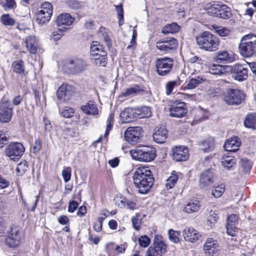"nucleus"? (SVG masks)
Listing matches in <instances>:
<instances>
[{
    "instance_id": "obj_1",
    "label": "nucleus",
    "mask_w": 256,
    "mask_h": 256,
    "mask_svg": "<svg viewBox=\"0 0 256 256\" xmlns=\"http://www.w3.org/2000/svg\"><path fill=\"white\" fill-rule=\"evenodd\" d=\"M133 180L138 192L142 194H147L154 182L152 172L148 167L137 168L134 174Z\"/></svg>"
},
{
    "instance_id": "obj_2",
    "label": "nucleus",
    "mask_w": 256,
    "mask_h": 256,
    "mask_svg": "<svg viewBox=\"0 0 256 256\" xmlns=\"http://www.w3.org/2000/svg\"><path fill=\"white\" fill-rule=\"evenodd\" d=\"M196 40L200 49L208 52L216 51L218 49L220 44L218 38L208 31L198 35Z\"/></svg>"
},
{
    "instance_id": "obj_3",
    "label": "nucleus",
    "mask_w": 256,
    "mask_h": 256,
    "mask_svg": "<svg viewBox=\"0 0 256 256\" xmlns=\"http://www.w3.org/2000/svg\"><path fill=\"white\" fill-rule=\"evenodd\" d=\"M132 158L142 162H150L156 157V150L154 148L148 146H141L130 150Z\"/></svg>"
},
{
    "instance_id": "obj_4",
    "label": "nucleus",
    "mask_w": 256,
    "mask_h": 256,
    "mask_svg": "<svg viewBox=\"0 0 256 256\" xmlns=\"http://www.w3.org/2000/svg\"><path fill=\"white\" fill-rule=\"evenodd\" d=\"M240 53L244 57L250 58L256 53V36L246 35L242 37L239 44Z\"/></svg>"
},
{
    "instance_id": "obj_5",
    "label": "nucleus",
    "mask_w": 256,
    "mask_h": 256,
    "mask_svg": "<svg viewBox=\"0 0 256 256\" xmlns=\"http://www.w3.org/2000/svg\"><path fill=\"white\" fill-rule=\"evenodd\" d=\"M208 13L212 16L226 19L230 18V8L221 2H214L208 8Z\"/></svg>"
},
{
    "instance_id": "obj_6",
    "label": "nucleus",
    "mask_w": 256,
    "mask_h": 256,
    "mask_svg": "<svg viewBox=\"0 0 256 256\" xmlns=\"http://www.w3.org/2000/svg\"><path fill=\"white\" fill-rule=\"evenodd\" d=\"M174 61L168 57L158 58L155 60L156 71L160 76H166L172 72Z\"/></svg>"
},
{
    "instance_id": "obj_7",
    "label": "nucleus",
    "mask_w": 256,
    "mask_h": 256,
    "mask_svg": "<svg viewBox=\"0 0 256 256\" xmlns=\"http://www.w3.org/2000/svg\"><path fill=\"white\" fill-rule=\"evenodd\" d=\"M223 97L227 104L238 105L244 100L245 94L238 89H228L224 94Z\"/></svg>"
},
{
    "instance_id": "obj_8",
    "label": "nucleus",
    "mask_w": 256,
    "mask_h": 256,
    "mask_svg": "<svg viewBox=\"0 0 256 256\" xmlns=\"http://www.w3.org/2000/svg\"><path fill=\"white\" fill-rule=\"evenodd\" d=\"M24 151V147L22 143L12 142L6 146L5 154L11 160L16 161L21 158Z\"/></svg>"
},
{
    "instance_id": "obj_9",
    "label": "nucleus",
    "mask_w": 256,
    "mask_h": 256,
    "mask_svg": "<svg viewBox=\"0 0 256 256\" xmlns=\"http://www.w3.org/2000/svg\"><path fill=\"white\" fill-rule=\"evenodd\" d=\"M52 14V6L50 3L44 2L42 4L40 10L36 16V21L40 24L48 22Z\"/></svg>"
},
{
    "instance_id": "obj_10",
    "label": "nucleus",
    "mask_w": 256,
    "mask_h": 256,
    "mask_svg": "<svg viewBox=\"0 0 256 256\" xmlns=\"http://www.w3.org/2000/svg\"><path fill=\"white\" fill-rule=\"evenodd\" d=\"M142 134V130L141 127H130L125 131L124 137L128 143L133 144L140 141Z\"/></svg>"
},
{
    "instance_id": "obj_11",
    "label": "nucleus",
    "mask_w": 256,
    "mask_h": 256,
    "mask_svg": "<svg viewBox=\"0 0 256 256\" xmlns=\"http://www.w3.org/2000/svg\"><path fill=\"white\" fill-rule=\"evenodd\" d=\"M215 178L214 170L213 168H208L202 172L200 176L199 186L201 188H207L214 182Z\"/></svg>"
},
{
    "instance_id": "obj_12",
    "label": "nucleus",
    "mask_w": 256,
    "mask_h": 256,
    "mask_svg": "<svg viewBox=\"0 0 256 256\" xmlns=\"http://www.w3.org/2000/svg\"><path fill=\"white\" fill-rule=\"evenodd\" d=\"M21 242V235L18 228H12L6 238V244L10 248H15L20 245Z\"/></svg>"
},
{
    "instance_id": "obj_13",
    "label": "nucleus",
    "mask_w": 256,
    "mask_h": 256,
    "mask_svg": "<svg viewBox=\"0 0 256 256\" xmlns=\"http://www.w3.org/2000/svg\"><path fill=\"white\" fill-rule=\"evenodd\" d=\"M232 78L240 82L246 80L248 76V70L247 68L238 64L229 66Z\"/></svg>"
},
{
    "instance_id": "obj_14",
    "label": "nucleus",
    "mask_w": 256,
    "mask_h": 256,
    "mask_svg": "<svg viewBox=\"0 0 256 256\" xmlns=\"http://www.w3.org/2000/svg\"><path fill=\"white\" fill-rule=\"evenodd\" d=\"M186 106L184 102L176 101L172 102L169 109L170 116L178 118L184 117L187 112Z\"/></svg>"
},
{
    "instance_id": "obj_15",
    "label": "nucleus",
    "mask_w": 256,
    "mask_h": 256,
    "mask_svg": "<svg viewBox=\"0 0 256 256\" xmlns=\"http://www.w3.org/2000/svg\"><path fill=\"white\" fill-rule=\"evenodd\" d=\"M206 256H214L220 250V244L212 238H208L203 246Z\"/></svg>"
},
{
    "instance_id": "obj_16",
    "label": "nucleus",
    "mask_w": 256,
    "mask_h": 256,
    "mask_svg": "<svg viewBox=\"0 0 256 256\" xmlns=\"http://www.w3.org/2000/svg\"><path fill=\"white\" fill-rule=\"evenodd\" d=\"M12 116V108L8 102H2L0 104V122L2 123L8 122Z\"/></svg>"
},
{
    "instance_id": "obj_17",
    "label": "nucleus",
    "mask_w": 256,
    "mask_h": 256,
    "mask_svg": "<svg viewBox=\"0 0 256 256\" xmlns=\"http://www.w3.org/2000/svg\"><path fill=\"white\" fill-rule=\"evenodd\" d=\"M68 67L70 73L77 74L85 70L87 67V64L81 58H74L68 64Z\"/></svg>"
},
{
    "instance_id": "obj_18",
    "label": "nucleus",
    "mask_w": 256,
    "mask_h": 256,
    "mask_svg": "<svg viewBox=\"0 0 256 256\" xmlns=\"http://www.w3.org/2000/svg\"><path fill=\"white\" fill-rule=\"evenodd\" d=\"M177 46V40L174 38H166L157 42L156 44V46L159 50L166 52L176 48Z\"/></svg>"
},
{
    "instance_id": "obj_19",
    "label": "nucleus",
    "mask_w": 256,
    "mask_h": 256,
    "mask_svg": "<svg viewBox=\"0 0 256 256\" xmlns=\"http://www.w3.org/2000/svg\"><path fill=\"white\" fill-rule=\"evenodd\" d=\"M57 97L60 101L68 100L73 94V88L68 84H62L57 90Z\"/></svg>"
},
{
    "instance_id": "obj_20",
    "label": "nucleus",
    "mask_w": 256,
    "mask_h": 256,
    "mask_svg": "<svg viewBox=\"0 0 256 256\" xmlns=\"http://www.w3.org/2000/svg\"><path fill=\"white\" fill-rule=\"evenodd\" d=\"M172 158L176 162L185 161L188 158V149L186 146H176L172 150Z\"/></svg>"
},
{
    "instance_id": "obj_21",
    "label": "nucleus",
    "mask_w": 256,
    "mask_h": 256,
    "mask_svg": "<svg viewBox=\"0 0 256 256\" xmlns=\"http://www.w3.org/2000/svg\"><path fill=\"white\" fill-rule=\"evenodd\" d=\"M138 111L135 108H128L120 113V119L122 123H128L138 118L136 114Z\"/></svg>"
},
{
    "instance_id": "obj_22",
    "label": "nucleus",
    "mask_w": 256,
    "mask_h": 256,
    "mask_svg": "<svg viewBox=\"0 0 256 256\" xmlns=\"http://www.w3.org/2000/svg\"><path fill=\"white\" fill-rule=\"evenodd\" d=\"M183 236L185 240L190 242H194L200 239L201 236L194 228H186L183 230Z\"/></svg>"
},
{
    "instance_id": "obj_23",
    "label": "nucleus",
    "mask_w": 256,
    "mask_h": 256,
    "mask_svg": "<svg viewBox=\"0 0 256 256\" xmlns=\"http://www.w3.org/2000/svg\"><path fill=\"white\" fill-rule=\"evenodd\" d=\"M240 144V139L237 136H233L225 142L224 148L226 151L236 152L238 150Z\"/></svg>"
},
{
    "instance_id": "obj_24",
    "label": "nucleus",
    "mask_w": 256,
    "mask_h": 256,
    "mask_svg": "<svg viewBox=\"0 0 256 256\" xmlns=\"http://www.w3.org/2000/svg\"><path fill=\"white\" fill-rule=\"evenodd\" d=\"M168 136V131L164 126L157 127L153 134V138L156 143L162 144L165 142Z\"/></svg>"
},
{
    "instance_id": "obj_25",
    "label": "nucleus",
    "mask_w": 256,
    "mask_h": 256,
    "mask_svg": "<svg viewBox=\"0 0 256 256\" xmlns=\"http://www.w3.org/2000/svg\"><path fill=\"white\" fill-rule=\"evenodd\" d=\"M74 20V18L68 14H62L58 16L56 22L58 27L64 29V28L71 25Z\"/></svg>"
},
{
    "instance_id": "obj_26",
    "label": "nucleus",
    "mask_w": 256,
    "mask_h": 256,
    "mask_svg": "<svg viewBox=\"0 0 256 256\" xmlns=\"http://www.w3.org/2000/svg\"><path fill=\"white\" fill-rule=\"evenodd\" d=\"M156 250L159 256H162L166 252V244L163 240V238L160 236H156L154 239V247Z\"/></svg>"
},
{
    "instance_id": "obj_27",
    "label": "nucleus",
    "mask_w": 256,
    "mask_h": 256,
    "mask_svg": "<svg viewBox=\"0 0 256 256\" xmlns=\"http://www.w3.org/2000/svg\"><path fill=\"white\" fill-rule=\"evenodd\" d=\"M28 50L31 54H36L38 51V42L35 36H28L25 41Z\"/></svg>"
},
{
    "instance_id": "obj_28",
    "label": "nucleus",
    "mask_w": 256,
    "mask_h": 256,
    "mask_svg": "<svg viewBox=\"0 0 256 256\" xmlns=\"http://www.w3.org/2000/svg\"><path fill=\"white\" fill-rule=\"evenodd\" d=\"M81 110L84 113L88 115L96 116L98 114L96 104L92 101H90L85 105L82 106Z\"/></svg>"
},
{
    "instance_id": "obj_29",
    "label": "nucleus",
    "mask_w": 256,
    "mask_h": 256,
    "mask_svg": "<svg viewBox=\"0 0 256 256\" xmlns=\"http://www.w3.org/2000/svg\"><path fill=\"white\" fill-rule=\"evenodd\" d=\"M106 55V52H102V54L93 55L91 58L92 62L95 66H105L107 64Z\"/></svg>"
},
{
    "instance_id": "obj_30",
    "label": "nucleus",
    "mask_w": 256,
    "mask_h": 256,
    "mask_svg": "<svg viewBox=\"0 0 256 256\" xmlns=\"http://www.w3.org/2000/svg\"><path fill=\"white\" fill-rule=\"evenodd\" d=\"M201 206L200 203L198 200H191L188 202L184 208V211L188 214L197 212Z\"/></svg>"
},
{
    "instance_id": "obj_31",
    "label": "nucleus",
    "mask_w": 256,
    "mask_h": 256,
    "mask_svg": "<svg viewBox=\"0 0 256 256\" xmlns=\"http://www.w3.org/2000/svg\"><path fill=\"white\" fill-rule=\"evenodd\" d=\"M222 166L228 170H230L236 164V160L232 156L224 155L221 159Z\"/></svg>"
},
{
    "instance_id": "obj_32",
    "label": "nucleus",
    "mask_w": 256,
    "mask_h": 256,
    "mask_svg": "<svg viewBox=\"0 0 256 256\" xmlns=\"http://www.w3.org/2000/svg\"><path fill=\"white\" fill-rule=\"evenodd\" d=\"M144 91V90L139 86L136 85L133 87L128 88L124 90L120 94V97H127L129 96H134L140 94Z\"/></svg>"
},
{
    "instance_id": "obj_33",
    "label": "nucleus",
    "mask_w": 256,
    "mask_h": 256,
    "mask_svg": "<svg viewBox=\"0 0 256 256\" xmlns=\"http://www.w3.org/2000/svg\"><path fill=\"white\" fill-rule=\"evenodd\" d=\"M246 127L254 130L256 129V114H250L246 115L244 121Z\"/></svg>"
},
{
    "instance_id": "obj_34",
    "label": "nucleus",
    "mask_w": 256,
    "mask_h": 256,
    "mask_svg": "<svg viewBox=\"0 0 256 256\" xmlns=\"http://www.w3.org/2000/svg\"><path fill=\"white\" fill-rule=\"evenodd\" d=\"M200 148L206 152H211L214 149V140L212 138H208L203 141L200 144Z\"/></svg>"
},
{
    "instance_id": "obj_35",
    "label": "nucleus",
    "mask_w": 256,
    "mask_h": 256,
    "mask_svg": "<svg viewBox=\"0 0 256 256\" xmlns=\"http://www.w3.org/2000/svg\"><path fill=\"white\" fill-rule=\"evenodd\" d=\"M180 26L176 22H172L170 24H168L164 26L162 32L164 34H175L179 32Z\"/></svg>"
},
{
    "instance_id": "obj_36",
    "label": "nucleus",
    "mask_w": 256,
    "mask_h": 256,
    "mask_svg": "<svg viewBox=\"0 0 256 256\" xmlns=\"http://www.w3.org/2000/svg\"><path fill=\"white\" fill-rule=\"evenodd\" d=\"M228 66L214 64L210 66L209 72L212 74H222L226 72V68H228Z\"/></svg>"
},
{
    "instance_id": "obj_37",
    "label": "nucleus",
    "mask_w": 256,
    "mask_h": 256,
    "mask_svg": "<svg viewBox=\"0 0 256 256\" xmlns=\"http://www.w3.org/2000/svg\"><path fill=\"white\" fill-rule=\"evenodd\" d=\"M102 52H106L104 50V48L98 42H92L90 46V54L92 56L99 54Z\"/></svg>"
},
{
    "instance_id": "obj_38",
    "label": "nucleus",
    "mask_w": 256,
    "mask_h": 256,
    "mask_svg": "<svg viewBox=\"0 0 256 256\" xmlns=\"http://www.w3.org/2000/svg\"><path fill=\"white\" fill-rule=\"evenodd\" d=\"M14 71L20 74L26 75L24 71V62L22 60L14 61L12 64Z\"/></svg>"
},
{
    "instance_id": "obj_39",
    "label": "nucleus",
    "mask_w": 256,
    "mask_h": 256,
    "mask_svg": "<svg viewBox=\"0 0 256 256\" xmlns=\"http://www.w3.org/2000/svg\"><path fill=\"white\" fill-rule=\"evenodd\" d=\"M135 110L138 111L136 114L138 118H148L151 115V110L148 106H142L138 108H135Z\"/></svg>"
},
{
    "instance_id": "obj_40",
    "label": "nucleus",
    "mask_w": 256,
    "mask_h": 256,
    "mask_svg": "<svg viewBox=\"0 0 256 256\" xmlns=\"http://www.w3.org/2000/svg\"><path fill=\"white\" fill-rule=\"evenodd\" d=\"M178 178V176L176 174L175 172H173L166 180V188L168 190L172 188L175 186Z\"/></svg>"
},
{
    "instance_id": "obj_41",
    "label": "nucleus",
    "mask_w": 256,
    "mask_h": 256,
    "mask_svg": "<svg viewBox=\"0 0 256 256\" xmlns=\"http://www.w3.org/2000/svg\"><path fill=\"white\" fill-rule=\"evenodd\" d=\"M204 80L202 77L198 76L196 78H192L188 81L186 86V88L188 89H193L196 88L198 84L202 82Z\"/></svg>"
},
{
    "instance_id": "obj_42",
    "label": "nucleus",
    "mask_w": 256,
    "mask_h": 256,
    "mask_svg": "<svg viewBox=\"0 0 256 256\" xmlns=\"http://www.w3.org/2000/svg\"><path fill=\"white\" fill-rule=\"evenodd\" d=\"M97 35L99 39L104 40L108 43L110 42V38L108 36V30L104 27H100Z\"/></svg>"
},
{
    "instance_id": "obj_43",
    "label": "nucleus",
    "mask_w": 256,
    "mask_h": 256,
    "mask_svg": "<svg viewBox=\"0 0 256 256\" xmlns=\"http://www.w3.org/2000/svg\"><path fill=\"white\" fill-rule=\"evenodd\" d=\"M230 56L227 51L224 50L219 52L216 56V61L218 62H230Z\"/></svg>"
},
{
    "instance_id": "obj_44",
    "label": "nucleus",
    "mask_w": 256,
    "mask_h": 256,
    "mask_svg": "<svg viewBox=\"0 0 256 256\" xmlns=\"http://www.w3.org/2000/svg\"><path fill=\"white\" fill-rule=\"evenodd\" d=\"M68 29V28H64V29L58 28L57 30H55L52 34L50 39L54 42L60 40L63 36V32Z\"/></svg>"
},
{
    "instance_id": "obj_45",
    "label": "nucleus",
    "mask_w": 256,
    "mask_h": 256,
    "mask_svg": "<svg viewBox=\"0 0 256 256\" xmlns=\"http://www.w3.org/2000/svg\"><path fill=\"white\" fill-rule=\"evenodd\" d=\"M225 186L224 184H221L214 188L212 190V194L216 198L220 196L224 192Z\"/></svg>"
},
{
    "instance_id": "obj_46",
    "label": "nucleus",
    "mask_w": 256,
    "mask_h": 256,
    "mask_svg": "<svg viewBox=\"0 0 256 256\" xmlns=\"http://www.w3.org/2000/svg\"><path fill=\"white\" fill-rule=\"evenodd\" d=\"M241 168L245 173L248 172L252 168V162L246 158H242L240 160Z\"/></svg>"
},
{
    "instance_id": "obj_47",
    "label": "nucleus",
    "mask_w": 256,
    "mask_h": 256,
    "mask_svg": "<svg viewBox=\"0 0 256 256\" xmlns=\"http://www.w3.org/2000/svg\"><path fill=\"white\" fill-rule=\"evenodd\" d=\"M114 114H110L106 122V128L104 134V138H107L110 130H112L114 123Z\"/></svg>"
},
{
    "instance_id": "obj_48",
    "label": "nucleus",
    "mask_w": 256,
    "mask_h": 256,
    "mask_svg": "<svg viewBox=\"0 0 256 256\" xmlns=\"http://www.w3.org/2000/svg\"><path fill=\"white\" fill-rule=\"evenodd\" d=\"M180 85L178 81L174 80L168 82L166 85V93L168 95L170 94L173 89Z\"/></svg>"
},
{
    "instance_id": "obj_49",
    "label": "nucleus",
    "mask_w": 256,
    "mask_h": 256,
    "mask_svg": "<svg viewBox=\"0 0 256 256\" xmlns=\"http://www.w3.org/2000/svg\"><path fill=\"white\" fill-rule=\"evenodd\" d=\"M0 21L5 26H12L15 22L8 14H3L1 16Z\"/></svg>"
},
{
    "instance_id": "obj_50",
    "label": "nucleus",
    "mask_w": 256,
    "mask_h": 256,
    "mask_svg": "<svg viewBox=\"0 0 256 256\" xmlns=\"http://www.w3.org/2000/svg\"><path fill=\"white\" fill-rule=\"evenodd\" d=\"M180 234V232L175 231L173 230H170L168 231V236L170 240L174 243H178L179 240L178 236Z\"/></svg>"
},
{
    "instance_id": "obj_51",
    "label": "nucleus",
    "mask_w": 256,
    "mask_h": 256,
    "mask_svg": "<svg viewBox=\"0 0 256 256\" xmlns=\"http://www.w3.org/2000/svg\"><path fill=\"white\" fill-rule=\"evenodd\" d=\"M28 169V164L26 161L22 162L18 164L16 168V172L19 175L24 174Z\"/></svg>"
},
{
    "instance_id": "obj_52",
    "label": "nucleus",
    "mask_w": 256,
    "mask_h": 256,
    "mask_svg": "<svg viewBox=\"0 0 256 256\" xmlns=\"http://www.w3.org/2000/svg\"><path fill=\"white\" fill-rule=\"evenodd\" d=\"M116 10L117 12L118 18L119 20L118 24L120 26L124 24V12L122 6H116Z\"/></svg>"
},
{
    "instance_id": "obj_53",
    "label": "nucleus",
    "mask_w": 256,
    "mask_h": 256,
    "mask_svg": "<svg viewBox=\"0 0 256 256\" xmlns=\"http://www.w3.org/2000/svg\"><path fill=\"white\" fill-rule=\"evenodd\" d=\"M138 242L140 246L146 248L150 244V238L146 236H142L138 238Z\"/></svg>"
},
{
    "instance_id": "obj_54",
    "label": "nucleus",
    "mask_w": 256,
    "mask_h": 256,
    "mask_svg": "<svg viewBox=\"0 0 256 256\" xmlns=\"http://www.w3.org/2000/svg\"><path fill=\"white\" fill-rule=\"evenodd\" d=\"M42 147V143L40 138L36 140L34 144L32 146L30 150L33 153L38 152Z\"/></svg>"
},
{
    "instance_id": "obj_55",
    "label": "nucleus",
    "mask_w": 256,
    "mask_h": 256,
    "mask_svg": "<svg viewBox=\"0 0 256 256\" xmlns=\"http://www.w3.org/2000/svg\"><path fill=\"white\" fill-rule=\"evenodd\" d=\"M2 5L5 10H8L15 8L16 3L14 0H5V2H2Z\"/></svg>"
},
{
    "instance_id": "obj_56",
    "label": "nucleus",
    "mask_w": 256,
    "mask_h": 256,
    "mask_svg": "<svg viewBox=\"0 0 256 256\" xmlns=\"http://www.w3.org/2000/svg\"><path fill=\"white\" fill-rule=\"evenodd\" d=\"M72 169L70 167L64 168L62 172V176L64 181L66 182H68L71 178Z\"/></svg>"
},
{
    "instance_id": "obj_57",
    "label": "nucleus",
    "mask_w": 256,
    "mask_h": 256,
    "mask_svg": "<svg viewBox=\"0 0 256 256\" xmlns=\"http://www.w3.org/2000/svg\"><path fill=\"white\" fill-rule=\"evenodd\" d=\"M218 219V214L215 212L211 211L207 220V224L212 226Z\"/></svg>"
},
{
    "instance_id": "obj_58",
    "label": "nucleus",
    "mask_w": 256,
    "mask_h": 256,
    "mask_svg": "<svg viewBox=\"0 0 256 256\" xmlns=\"http://www.w3.org/2000/svg\"><path fill=\"white\" fill-rule=\"evenodd\" d=\"M238 216L236 214H232L227 218L226 225L236 226L238 223Z\"/></svg>"
},
{
    "instance_id": "obj_59",
    "label": "nucleus",
    "mask_w": 256,
    "mask_h": 256,
    "mask_svg": "<svg viewBox=\"0 0 256 256\" xmlns=\"http://www.w3.org/2000/svg\"><path fill=\"white\" fill-rule=\"evenodd\" d=\"M216 32L220 36H226L230 34V30L224 27H217L216 28Z\"/></svg>"
},
{
    "instance_id": "obj_60",
    "label": "nucleus",
    "mask_w": 256,
    "mask_h": 256,
    "mask_svg": "<svg viewBox=\"0 0 256 256\" xmlns=\"http://www.w3.org/2000/svg\"><path fill=\"white\" fill-rule=\"evenodd\" d=\"M121 202L123 204L124 206L130 210H134L136 208V204L130 200H126L124 202L121 200Z\"/></svg>"
},
{
    "instance_id": "obj_61",
    "label": "nucleus",
    "mask_w": 256,
    "mask_h": 256,
    "mask_svg": "<svg viewBox=\"0 0 256 256\" xmlns=\"http://www.w3.org/2000/svg\"><path fill=\"white\" fill-rule=\"evenodd\" d=\"M9 136L4 132L0 131V148H2L6 145L8 140Z\"/></svg>"
},
{
    "instance_id": "obj_62",
    "label": "nucleus",
    "mask_w": 256,
    "mask_h": 256,
    "mask_svg": "<svg viewBox=\"0 0 256 256\" xmlns=\"http://www.w3.org/2000/svg\"><path fill=\"white\" fill-rule=\"evenodd\" d=\"M74 114V110L72 108H66L61 112L62 116L65 118H71Z\"/></svg>"
},
{
    "instance_id": "obj_63",
    "label": "nucleus",
    "mask_w": 256,
    "mask_h": 256,
    "mask_svg": "<svg viewBox=\"0 0 256 256\" xmlns=\"http://www.w3.org/2000/svg\"><path fill=\"white\" fill-rule=\"evenodd\" d=\"M68 4L72 9H78L81 7V4L76 0H70Z\"/></svg>"
},
{
    "instance_id": "obj_64",
    "label": "nucleus",
    "mask_w": 256,
    "mask_h": 256,
    "mask_svg": "<svg viewBox=\"0 0 256 256\" xmlns=\"http://www.w3.org/2000/svg\"><path fill=\"white\" fill-rule=\"evenodd\" d=\"M78 202L76 200H72L70 202L68 206V211L70 212H74L78 208Z\"/></svg>"
}]
</instances>
